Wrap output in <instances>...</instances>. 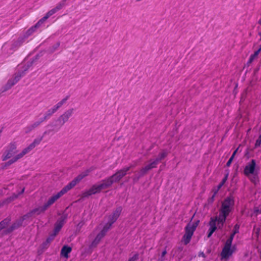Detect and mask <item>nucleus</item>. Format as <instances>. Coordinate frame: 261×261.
<instances>
[{"label":"nucleus","mask_w":261,"mask_h":261,"mask_svg":"<svg viewBox=\"0 0 261 261\" xmlns=\"http://www.w3.org/2000/svg\"><path fill=\"white\" fill-rule=\"evenodd\" d=\"M234 204V199L232 196L226 198L222 202L218 217L212 218L210 222V228L207 237L210 238L216 230L217 227L221 228L225 222L226 217L233 210Z\"/></svg>","instance_id":"nucleus-1"},{"label":"nucleus","mask_w":261,"mask_h":261,"mask_svg":"<svg viewBox=\"0 0 261 261\" xmlns=\"http://www.w3.org/2000/svg\"><path fill=\"white\" fill-rule=\"evenodd\" d=\"M130 168L131 166L125 167L101 182L93 185L89 190L83 193V197H86L109 188L113 183L119 181Z\"/></svg>","instance_id":"nucleus-2"},{"label":"nucleus","mask_w":261,"mask_h":261,"mask_svg":"<svg viewBox=\"0 0 261 261\" xmlns=\"http://www.w3.org/2000/svg\"><path fill=\"white\" fill-rule=\"evenodd\" d=\"M48 207L44 204L43 205L39 206L37 208L33 209L30 213L24 215L20 219L17 220L10 227H8V224L10 222L9 219H6L0 223V233L1 234H6L10 232L14 229L17 228L20 226L22 225L23 221L29 219L31 217H35L41 213H44Z\"/></svg>","instance_id":"nucleus-3"},{"label":"nucleus","mask_w":261,"mask_h":261,"mask_svg":"<svg viewBox=\"0 0 261 261\" xmlns=\"http://www.w3.org/2000/svg\"><path fill=\"white\" fill-rule=\"evenodd\" d=\"M87 175L88 173H82L77 176L70 183H69L67 186L64 187L60 192H58L56 194H53L51 196L49 197L46 202L44 204L46 205V206L48 208L49 207L60 197H61L63 195L66 193L70 189L73 188L77 183H79L84 177H85Z\"/></svg>","instance_id":"nucleus-4"},{"label":"nucleus","mask_w":261,"mask_h":261,"mask_svg":"<svg viewBox=\"0 0 261 261\" xmlns=\"http://www.w3.org/2000/svg\"><path fill=\"white\" fill-rule=\"evenodd\" d=\"M121 211L122 208L121 207H117L113 213L112 215L109 216L107 223L103 226L102 230L97 235L94 240L92 242L90 245L91 248L95 247L97 246L100 240L105 236L106 233L110 229L112 224L117 219Z\"/></svg>","instance_id":"nucleus-5"},{"label":"nucleus","mask_w":261,"mask_h":261,"mask_svg":"<svg viewBox=\"0 0 261 261\" xmlns=\"http://www.w3.org/2000/svg\"><path fill=\"white\" fill-rule=\"evenodd\" d=\"M167 154V152L164 151L160 153L159 156L155 159L150 160L148 163L144 167H143L140 171L138 172L137 174H136L137 178L138 179L140 177L146 174L152 168L156 167L159 162L164 159L166 156Z\"/></svg>","instance_id":"nucleus-6"},{"label":"nucleus","mask_w":261,"mask_h":261,"mask_svg":"<svg viewBox=\"0 0 261 261\" xmlns=\"http://www.w3.org/2000/svg\"><path fill=\"white\" fill-rule=\"evenodd\" d=\"M232 238L226 240L221 253V260H227L236 251V247L235 245H232Z\"/></svg>","instance_id":"nucleus-7"},{"label":"nucleus","mask_w":261,"mask_h":261,"mask_svg":"<svg viewBox=\"0 0 261 261\" xmlns=\"http://www.w3.org/2000/svg\"><path fill=\"white\" fill-rule=\"evenodd\" d=\"M256 162L254 160H252L245 167L244 173L254 183L257 180V174L255 173Z\"/></svg>","instance_id":"nucleus-8"},{"label":"nucleus","mask_w":261,"mask_h":261,"mask_svg":"<svg viewBox=\"0 0 261 261\" xmlns=\"http://www.w3.org/2000/svg\"><path fill=\"white\" fill-rule=\"evenodd\" d=\"M198 225L197 223H190L186 227V233L183 237L182 241L185 244L189 243L193 232Z\"/></svg>","instance_id":"nucleus-9"},{"label":"nucleus","mask_w":261,"mask_h":261,"mask_svg":"<svg viewBox=\"0 0 261 261\" xmlns=\"http://www.w3.org/2000/svg\"><path fill=\"white\" fill-rule=\"evenodd\" d=\"M27 70V68H25L21 72H19L16 73L14 77L9 80L7 83L6 85L3 87L4 89L3 90V92L6 91L9 89H10L13 86L16 84L21 79L22 76H23L24 74V71Z\"/></svg>","instance_id":"nucleus-10"},{"label":"nucleus","mask_w":261,"mask_h":261,"mask_svg":"<svg viewBox=\"0 0 261 261\" xmlns=\"http://www.w3.org/2000/svg\"><path fill=\"white\" fill-rule=\"evenodd\" d=\"M73 109H70L65 112L57 120L55 126L58 130L61 126H62L68 119L72 116L73 113Z\"/></svg>","instance_id":"nucleus-11"},{"label":"nucleus","mask_w":261,"mask_h":261,"mask_svg":"<svg viewBox=\"0 0 261 261\" xmlns=\"http://www.w3.org/2000/svg\"><path fill=\"white\" fill-rule=\"evenodd\" d=\"M66 0H63L60 2L55 8L48 11L46 15L40 19L39 23H44L50 16L63 8L66 5Z\"/></svg>","instance_id":"nucleus-12"},{"label":"nucleus","mask_w":261,"mask_h":261,"mask_svg":"<svg viewBox=\"0 0 261 261\" xmlns=\"http://www.w3.org/2000/svg\"><path fill=\"white\" fill-rule=\"evenodd\" d=\"M65 218L62 216L56 222L55 226V228L53 234H51L47 239L46 241L47 243L50 242L59 232L61 228L62 227L64 223Z\"/></svg>","instance_id":"nucleus-13"},{"label":"nucleus","mask_w":261,"mask_h":261,"mask_svg":"<svg viewBox=\"0 0 261 261\" xmlns=\"http://www.w3.org/2000/svg\"><path fill=\"white\" fill-rule=\"evenodd\" d=\"M34 148L33 145H30L28 147L24 148L21 153L18 154L16 156L12 159L11 161H9L7 163L8 165L12 164V163L16 162L18 159L23 157L25 154L28 153L31 150Z\"/></svg>","instance_id":"nucleus-14"},{"label":"nucleus","mask_w":261,"mask_h":261,"mask_svg":"<svg viewBox=\"0 0 261 261\" xmlns=\"http://www.w3.org/2000/svg\"><path fill=\"white\" fill-rule=\"evenodd\" d=\"M15 147L13 146V148L10 150L6 151L4 154L3 155V160L5 161L10 158H12L10 161L14 158L16 156L13 157L14 155L15 154Z\"/></svg>","instance_id":"nucleus-15"},{"label":"nucleus","mask_w":261,"mask_h":261,"mask_svg":"<svg viewBox=\"0 0 261 261\" xmlns=\"http://www.w3.org/2000/svg\"><path fill=\"white\" fill-rule=\"evenodd\" d=\"M40 22V20L37 22V23L28 30L26 33V35L27 37L31 35L33 32L35 31V30L39 28L43 23H39Z\"/></svg>","instance_id":"nucleus-16"},{"label":"nucleus","mask_w":261,"mask_h":261,"mask_svg":"<svg viewBox=\"0 0 261 261\" xmlns=\"http://www.w3.org/2000/svg\"><path fill=\"white\" fill-rule=\"evenodd\" d=\"M71 251V248L67 246H64L61 250V255L64 257L67 258L68 254Z\"/></svg>","instance_id":"nucleus-17"},{"label":"nucleus","mask_w":261,"mask_h":261,"mask_svg":"<svg viewBox=\"0 0 261 261\" xmlns=\"http://www.w3.org/2000/svg\"><path fill=\"white\" fill-rule=\"evenodd\" d=\"M56 111L54 110L53 108H51V109L48 110L45 112L44 116L43 117H41V118H42L43 120H46L50 118V117Z\"/></svg>","instance_id":"nucleus-18"},{"label":"nucleus","mask_w":261,"mask_h":261,"mask_svg":"<svg viewBox=\"0 0 261 261\" xmlns=\"http://www.w3.org/2000/svg\"><path fill=\"white\" fill-rule=\"evenodd\" d=\"M44 121V120H43L42 118L40 117L38 120L34 122L30 127H32V128H34L39 125Z\"/></svg>","instance_id":"nucleus-19"},{"label":"nucleus","mask_w":261,"mask_h":261,"mask_svg":"<svg viewBox=\"0 0 261 261\" xmlns=\"http://www.w3.org/2000/svg\"><path fill=\"white\" fill-rule=\"evenodd\" d=\"M239 226L238 224H236L233 228V232H232V233L230 235V237L229 238H232V241L233 239L234 235L239 232Z\"/></svg>","instance_id":"nucleus-20"},{"label":"nucleus","mask_w":261,"mask_h":261,"mask_svg":"<svg viewBox=\"0 0 261 261\" xmlns=\"http://www.w3.org/2000/svg\"><path fill=\"white\" fill-rule=\"evenodd\" d=\"M41 141V138L36 139L30 145H33L34 148L36 145H38L40 143Z\"/></svg>","instance_id":"nucleus-21"},{"label":"nucleus","mask_w":261,"mask_h":261,"mask_svg":"<svg viewBox=\"0 0 261 261\" xmlns=\"http://www.w3.org/2000/svg\"><path fill=\"white\" fill-rule=\"evenodd\" d=\"M223 185L222 184H221V183L219 184V185L218 186V187H217L216 189H214V195H213V197L215 196V195L217 193V192H218V191L221 189V188L223 186Z\"/></svg>","instance_id":"nucleus-22"},{"label":"nucleus","mask_w":261,"mask_h":261,"mask_svg":"<svg viewBox=\"0 0 261 261\" xmlns=\"http://www.w3.org/2000/svg\"><path fill=\"white\" fill-rule=\"evenodd\" d=\"M63 105L61 104V103L58 102L56 105H55L53 108L54 110L56 112L60 108H61Z\"/></svg>","instance_id":"nucleus-23"},{"label":"nucleus","mask_w":261,"mask_h":261,"mask_svg":"<svg viewBox=\"0 0 261 261\" xmlns=\"http://www.w3.org/2000/svg\"><path fill=\"white\" fill-rule=\"evenodd\" d=\"M63 105L61 104V103L58 102L56 105H55L53 108L54 110L56 112L60 108H61Z\"/></svg>","instance_id":"nucleus-24"},{"label":"nucleus","mask_w":261,"mask_h":261,"mask_svg":"<svg viewBox=\"0 0 261 261\" xmlns=\"http://www.w3.org/2000/svg\"><path fill=\"white\" fill-rule=\"evenodd\" d=\"M260 144H261V135H259V136L258 137V138L256 141V142L255 144V147H257L259 146Z\"/></svg>","instance_id":"nucleus-25"},{"label":"nucleus","mask_w":261,"mask_h":261,"mask_svg":"<svg viewBox=\"0 0 261 261\" xmlns=\"http://www.w3.org/2000/svg\"><path fill=\"white\" fill-rule=\"evenodd\" d=\"M227 177H228V174H226L225 177L223 178V179H222V181L220 183L223 185L225 183L226 181L227 180Z\"/></svg>","instance_id":"nucleus-26"},{"label":"nucleus","mask_w":261,"mask_h":261,"mask_svg":"<svg viewBox=\"0 0 261 261\" xmlns=\"http://www.w3.org/2000/svg\"><path fill=\"white\" fill-rule=\"evenodd\" d=\"M227 177H228V174H226L225 177L223 178V179H222V181L220 183L223 185L225 183L226 181L227 180Z\"/></svg>","instance_id":"nucleus-27"},{"label":"nucleus","mask_w":261,"mask_h":261,"mask_svg":"<svg viewBox=\"0 0 261 261\" xmlns=\"http://www.w3.org/2000/svg\"><path fill=\"white\" fill-rule=\"evenodd\" d=\"M69 97L68 96H66L65 98H63L62 100H61L60 102L61 103V104L62 105H63L66 102V101L67 100V99H68Z\"/></svg>","instance_id":"nucleus-28"},{"label":"nucleus","mask_w":261,"mask_h":261,"mask_svg":"<svg viewBox=\"0 0 261 261\" xmlns=\"http://www.w3.org/2000/svg\"><path fill=\"white\" fill-rule=\"evenodd\" d=\"M138 258V255L135 254L132 257H131L128 261H135Z\"/></svg>","instance_id":"nucleus-29"},{"label":"nucleus","mask_w":261,"mask_h":261,"mask_svg":"<svg viewBox=\"0 0 261 261\" xmlns=\"http://www.w3.org/2000/svg\"><path fill=\"white\" fill-rule=\"evenodd\" d=\"M233 159L232 158L230 157V158L229 159V160L228 161V162L226 163V165L227 166H229L230 165V164H231V162H232Z\"/></svg>","instance_id":"nucleus-30"},{"label":"nucleus","mask_w":261,"mask_h":261,"mask_svg":"<svg viewBox=\"0 0 261 261\" xmlns=\"http://www.w3.org/2000/svg\"><path fill=\"white\" fill-rule=\"evenodd\" d=\"M8 47H9V44H5L3 47V50H5Z\"/></svg>","instance_id":"nucleus-31"},{"label":"nucleus","mask_w":261,"mask_h":261,"mask_svg":"<svg viewBox=\"0 0 261 261\" xmlns=\"http://www.w3.org/2000/svg\"><path fill=\"white\" fill-rule=\"evenodd\" d=\"M238 148L233 152V153H232V155H231V158H232L233 159L235 154H236L237 152L238 151Z\"/></svg>","instance_id":"nucleus-32"},{"label":"nucleus","mask_w":261,"mask_h":261,"mask_svg":"<svg viewBox=\"0 0 261 261\" xmlns=\"http://www.w3.org/2000/svg\"><path fill=\"white\" fill-rule=\"evenodd\" d=\"M166 250H164V251L162 252V257H164L165 254H166Z\"/></svg>","instance_id":"nucleus-33"},{"label":"nucleus","mask_w":261,"mask_h":261,"mask_svg":"<svg viewBox=\"0 0 261 261\" xmlns=\"http://www.w3.org/2000/svg\"><path fill=\"white\" fill-rule=\"evenodd\" d=\"M59 43H57L55 45V48L54 49V50H53V51H54V50H56V49L57 47H59Z\"/></svg>","instance_id":"nucleus-34"},{"label":"nucleus","mask_w":261,"mask_h":261,"mask_svg":"<svg viewBox=\"0 0 261 261\" xmlns=\"http://www.w3.org/2000/svg\"><path fill=\"white\" fill-rule=\"evenodd\" d=\"M24 191V189H23L21 192V193H22Z\"/></svg>","instance_id":"nucleus-35"},{"label":"nucleus","mask_w":261,"mask_h":261,"mask_svg":"<svg viewBox=\"0 0 261 261\" xmlns=\"http://www.w3.org/2000/svg\"><path fill=\"white\" fill-rule=\"evenodd\" d=\"M201 256H204V253H202Z\"/></svg>","instance_id":"nucleus-36"},{"label":"nucleus","mask_w":261,"mask_h":261,"mask_svg":"<svg viewBox=\"0 0 261 261\" xmlns=\"http://www.w3.org/2000/svg\"><path fill=\"white\" fill-rule=\"evenodd\" d=\"M201 256H204V253H202Z\"/></svg>","instance_id":"nucleus-37"}]
</instances>
